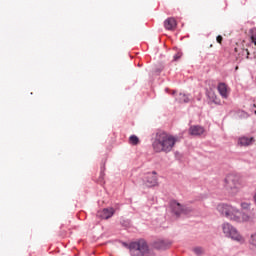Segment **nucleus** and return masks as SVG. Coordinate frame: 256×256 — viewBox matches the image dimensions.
I'll return each instance as SVG.
<instances>
[{
  "label": "nucleus",
  "mask_w": 256,
  "mask_h": 256,
  "mask_svg": "<svg viewBox=\"0 0 256 256\" xmlns=\"http://www.w3.org/2000/svg\"><path fill=\"white\" fill-rule=\"evenodd\" d=\"M216 209L222 217H225L228 221H233L234 223H253L255 219L251 214L242 212L239 208L230 204H218Z\"/></svg>",
  "instance_id": "1"
},
{
  "label": "nucleus",
  "mask_w": 256,
  "mask_h": 256,
  "mask_svg": "<svg viewBox=\"0 0 256 256\" xmlns=\"http://www.w3.org/2000/svg\"><path fill=\"white\" fill-rule=\"evenodd\" d=\"M179 136L171 135L167 132H157L152 142V149L155 153H171L175 143H178Z\"/></svg>",
  "instance_id": "2"
},
{
  "label": "nucleus",
  "mask_w": 256,
  "mask_h": 256,
  "mask_svg": "<svg viewBox=\"0 0 256 256\" xmlns=\"http://www.w3.org/2000/svg\"><path fill=\"white\" fill-rule=\"evenodd\" d=\"M222 232L224 233V236L227 237L228 239H231L232 241L239 243V245H245V236H243L241 232H239V230H237L235 226H233V224L228 222L223 223Z\"/></svg>",
  "instance_id": "3"
},
{
  "label": "nucleus",
  "mask_w": 256,
  "mask_h": 256,
  "mask_svg": "<svg viewBox=\"0 0 256 256\" xmlns=\"http://www.w3.org/2000/svg\"><path fill=\"white\" fill-rule=\"evenodd\" d=\"M129 249L132 256H155L149 251V246L143 239L130 243Z\"/></svg>",
  "instance_id": "4"
},
{
  "label": "nucleus",
  "mask_w": 256,
  "mask_h": 256,
  "mask_svg": "<svg viewBox=\"0 0 256 256\" xmlns=\"http://www.w3.org/2000/svg\"><path fill=\"white\" fill-rule=\"evenodd\" d=\"M224 187L230 195H237L241 191V181H239V176L235 174H229L224 179Z\"/></svg>",
  "instance_id": "5"
},
{
  "label": "nucleus",
  "mask_w": 256,
  "mask_h": 256,
  "mask_svg": "<svg viewBox=\"0 0 256 256\" xmlns=\"http://www.w3.org/2000/svg\"><path fill=\"white\" fill-rule=\"evenodd\" d=\"M170 207L172 209V213L176 214L177 217H179V215H189L192 211L191 207L182 206L177 201H172Z\"/></svg>",
  "instance_id": "6"
},
{
  "label": "nucleus",
  "mask_w": 256,
  "mask_h": 256,
  "mask_svg": "<svg viewBox=\"0 0 256 256\" xmlns=\"http://www.w3.org/2000/svg\"><path fill=\"white\" fill-rule=\"evenodd\" d=\"M144 184L146 187H156L157 182V172L148 173L144 178Z\"/></svg>",
  "instance_id": "7"
},
{
  "label": "nucleus",
  "mask_w": 256,
  "mask_h": 256,
  "mask_svg": "<svg viewBox=\"0 0 256 256\" xmlns=\"http://www.w3.org/2000/svg\"><path fill=\"white\" fill-rule=\"evenodd\" d=\"M217 90L222 99H229V95L231 94V88L227 86V84L221 82L217 86Z\"/></svg>",
  "instance_id": "8"
},
{
  "label": "nucleus",
  "mask_w": 256,
  "mask_h": 256,
  "mask_svg": "<svg viewBox=\"0 0 256 256\" xmlns=\"http://www.w3.org/2000/svg\"><path fill=\"white\" fill-rule=\"evenodd\" d=\"M255 142L256 139L253 136H241L238 138V145H240V147H250V145H253Z\"/></svg>",
  "instance_id": "9"
},
{
  "label": "nucleus",
  "mask_w": 256,
  "mask_h": 256,
  "mask_svg": "<svg viewBox=\"0 0 256 256\" xmlns=\"http://www.w3.org/2000/svg\"><path fill=\"white\" fill-rule=\"evenodd\" d=\"M164 27L167 31H175L177 28V20L175 18L170 17L164 21Z\"/></svg>",
  "instance_id": "10"
},
{
  "label": "nucleus",
  "mask_w": 256,
  "mask_h": 256,
  "mask_svg": "<svg viewBox=\"0 0 256 256\" xmlns=\"http://www.w3.org/2000/svg\"><path fill=\"white\" fill-rule=\"evenodd\" d=\"M171 247V243L165 240H157L154 242V248L159 250L169 249Z\"/></svg>",
  "instance_id": "11"
},
{
  "label": "nucleus",
  "mask_w": 256,
  "mask_h": 256,
  "mask_svg": "<svg viewBox=\"0 0 256 256\" xmlns=\"http://www.w3.org/2000/svg\"><path fill=\"white\" fill-rule=\"evenodd\" d=\"M190 135L199 136L205 133V128L201 126H191L189 129Z\"/></svg>",
  "instance_id": "12"
},
{
  "label": "nucleus",
  "mask_w": 256,
  "mask_h": 256,
  "mask_svg": "<svg viewBox=\"0 0 256 256\" xmlns=\"http://www.w3.org/2000/svg\"><path fill=\"white\" fill-rule=\"evenodd\" d=\"M115 214V210L113 208H105L102 210L100 217L102 219H111L113 215Z\"/></svg>",
  "instance_id": "13"
},
{
  "label": "nucleus",
  "mask_w": 256,
  "mask_h": 256,
  "mask_svg": "<svg viewBox=\"0 0 256 256\" xmlns=\"http://www.w3.org/2000/svg\"><path fill=\"white\" fill-rule=\"evenodd\" d=\"M207 95H208V99L212 103H215V105H221V100L219 99V97H217V94H215V92L210 91L207 93Z\"/></svg>",
  "instance_id": "14"
},
{
  "label": "nucleus",
  "mask_w": 256,
  "mask_h": 256,
  "mask_svg": "<svg viewBox=\"0 0 256 256\" xmlns=\"http://www.w3.org/2000/svg\"><path fill=\"white\" fill-rule=\"evenodd\" d=\"M177 100L179 101V103H189L190 99H189V96L183 94V93H180Z\"/></svg>",
  "instance_id": "15"
},
{
  "label": "nucleus",
  "mask_w": 256,
  "mask_h": 256,
  "mask_svg": "<svg viewBox=\"0 0 256 256\" xmlns=\"http://www.w3.org/2000/svg\"><path fill=\"white\" fill-rule=\"evenodd\" d=\"M192 251L193 253H195V255H203V253H205V250L201 246H196L192 248Z\"/></svg>",
  "instance_id": "16"
},
{
  "label": "nucleus",
  "mask_w": 256,
  "mask_h": 256,
  "mask_svg": "<svg viewBox=\"0 0 256 256\" xmlns=\"http://www.w3.org/2000/svg\"><path fill=\"white\" fill-rule=\"evenodd\" d=\"M240 207H241V209H243V211H249L251 209V203L250 202H241Z\"/></svg>",
  "instance_id": "17"
},
{
  "label": "nucleus",
  "mask_w": 256,
  "mask_h": 256,
  "mask_svg": "<svg viewBox=\"0 0 256 256\" xmlns=\"http://www.w3.org/2000/svg\"><path fill=\"white\" fill-rule=\"evenodd\" d=\"M130 145H138L139 144V138L135 135L130 136L129 138Z\"/></svg>",
  "instance_id": "18"
},
{
  "label": "nucleus",
  "mask_w": 256,
  "mask_h": 256,
  "mask_svg": "<svg viewBox=\"0 0 256 256\" xmlns=\"http://www.w3.org/2000/svg\"><path fill=\"white\" fill-rule=\"evenodd\" d=\"M217 43H221L223 41V36L219 35L216 38Z\"/></svg>",
  "instance_id": "19"
},
{
  "label": "nucleus",
  "mask_w": 256,
  "mask_h": 256,
  "mask_svg": "<svg viewBox=\"0 0 256 256\" xmlns=\"http://www.w3.org/2000/svg\"><path fill=\"white\" fill-rule=\"evenodd\" d=\"M251 41H252V43H254V45H256V37L255 36H251Z\"/></svg>",
  "instance_id": "20"
},
{
  "label": "nucleus",
  "mask_w": 256,
  "mask_h": 256,
  "mask_svg": "<svg viewBox=\"0 0 256 256\" xmlns=\"http://www.w3.org/2000/svg\"><path fill=\"white\" fill-rule=\"evenodd\" d=\"M253 201H254V205H256V192L254 193Z\"/></svg>",
  "instance_id": "21"
},
{
  "label": "nucleus",
  "mask_w": 256,
  "mask_h": 256,
  "mask_svg": "<svg viewBox=\"0 0 256 256\" xmlns=\"http://www.w3.org/2000/svg\"><path fill=\"white\" fill-rule=\"evenodd\" d=\"M247 51V59H249V50H246Z\"/></svg>",
  "instance_id": "22"
},
{
  "label": "nucleus",
  "mask_w": 256,
  "mask_h": 256,
  "mask_svg": "<svg viewBox=\"0 0 256 256\" xmlns=\"http://www.w3.org/2000/svg\"><path fill=\"white\" fill-rule=\"evenodd\" d=\"M174 59L177 61V59H179V56H174Z\"/></svg>",
  "instance_id": "23"
},
{
  "label": "nucleus",
  "mask_w": 256,
  "mask_h": 256,
  "mask_svg": "<svg viewBox=\"0 0 256 256\" xmlns=\"http://www.w3.org/2000/svg\"><path fill=\"white\" fill-rule=\"evenodd\" d=\"M124 247H127V244L123 243Z\"/></svg>",
  "instance_id": "24"
}]
</instances>
